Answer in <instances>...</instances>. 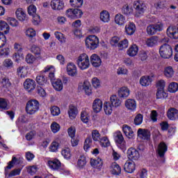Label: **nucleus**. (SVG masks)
<instances>
[{"instance_id": "obj_59", "label": "nucleus", "mask_w": 178, "mask_h": 178, "mask_svg": "<svg viewBox=\"0 0 178 178\" xmlns=\"http://www.w3.org/2000/svg\"><path fill=\"white\" fill-rule=\"evenodd\" d=\"M54 35L56 37V38L57 40H58V41H60V42H64L65 41V35H63V33L59 32V31H56L54 33Z\"/></svg>"}, {"instance_id": "obj_15", "label": "nucleus", "mask_w": 178, "mask_h": 178, "mask_svg": "<svg viewBox=\"0 0 178 178\" xmlns=\"http://www.w3.org/2000/svg\"><path fill=\"white\" fill-rule=\"evenodd\" d=\"M90 82L88 81H85L83 83H81L79 85V88L80 90H83L86 92V95H91L92 94V91L91 90Z\"/></svg>"}, {"instance_id": "obj_11", "label": "nucleus", "mask_w": 178, "mask_h": 178, "mask_svg": "<svg viewBox=\"0 0 178 178\" xmlns=\"http://www.w3.org/2000/svg\"><path fill=\"white\" fill-rule=\"evenodd\" d=\"M167 152L168 145H166V143H165L164 142H161L159 144L156 149V152L159 156H160V158H163L165 156V154H166Z\"/></svg>"}, {"instance_id": "obj_25", "label": "nucleus", "mask_w": 178, "mask_h": 178, "mask_svg": "<svg viewBox=\"0 0 178 178\" xmlns=\"http://www.w3.org/2000/svg\"><path fill=\"white\" fill-rule=\"evenodd\" d=\"M92 109L94 112L98 113V112H101L102 109V101L99 99H96L93 102Z\"/></svg>"}, {"instance_id": "obj_51", "label": "nucleus", "mask_w": 178, "mask_h": 178, "mask_svg": "<svg viewBox=\"0 0 178 178\" xmlns=\"http://www.w3.org/2000/svg\"><path fill=\"white\" fill-rule=\"evenodd\" d=\"M91 144H92V139L91 138L88 137L85 140L83 149L85 151H88L91 147Z\"/></svg>"}, {"instance_id": "obj_16", "label": "nucleus", "mask_w": 178, "mask_h": 178, "mask_svg": "<svg viewBox=\"0 0 178 178\" xmlns=\"http://www.w3.org/2000/svg\"><path fill=\"white\" fill-rule=\"evenodd\" d=\"M124 170H125L127 173H133V172L136 170V163L134 161L131 160L127 161L124 165Z\"/></svg>"}, {"instance_id": "obj_23", "label": "nucleus", "mask_w": 178, "mask_h": 178, "mask_svg": "<svg viewBox=\"0 0 178 178\" xmlns=\"http://www.w3.org/2000/svg\"><path fill=\"white\" fill-rule=\"evenodd\" d=\"M125 106L129 111H134L137 108V103L134 99H128L125 101Z\"/></svg>"}, {"instance_id": "obj_45", "label": "nucleus", "mask_w": 178, "mask_h": 178, "mask_svg": "<svg viewBox=\"0 0 178 178\" xmlns=\"http://www.w3.org/2000/svg\"><path fill=\"white\" fill-rule=\"evenodd\" d=\"M99 141L101 147H104V148H106V147H109V145H111V142L106 136L102 137Z\"/></svg>"}, {"instance_id": "obj_31", "label": "nucleus", "mask_w": 178, "mask_h": 178, "mask_svg": "<svg viewBox=\"0 0 178 178\" xmlns=\"http://www.w3.org/2000/svg\"><path fill=\"white\" fill-rule=\"evenodd\" d=\"M15 15L18 20L20 22H24V20H27V15H26V13H24L22 8H18L15 12Z\"/></svg>"}, {"instance_id": "obj_39", "label": "nucleus", "mask_w": 178, "mask_h": 178, "mask_svg": "<svg viewBox=\"0 0 178 178\" xmlns=\"http://www.w3.org/2000/svg\"><path fill=\"white\" fill-rule=\"evenodd\" d=\"M52 86L56 91H62L63 90V83H62V80L60 79H57L53 82Z\"/></svg>"}, {"instance_id": "obj_28", "label": "nucleus", "mask_w": 178, "mask_h": 178, "mask_svg": "<svg viewBox=\"0 0 178 178\" xmlns=\"http://www.w3.org/2000/svg\"><path fill=\"white\" fill-rule=\"evenodd\" d=\"M152 83V79L149 76H143L140 79V84L143 87H148Z\"/></svg>"}, {"instance_id": "obj_55", "label": "nucleus", "mask_w": 178, "mask_h": 178, "mask_svg": "<svg viewBox=\"0 0 178 178\" xmlns=\"http://www.w3.org/2000/svg\"><path fill=\"white\" fill-rule=\"evenodd\" d=\"M51 113L53 116H58V115H60V108L56 106H54L51 108Z\"/></svg>"}, {"instance_id": "obj_64", "label": "nucleus", "mask_w": 178, "mask_h": 178, "mask_svg": "<svg viewBox=\"0 0 178 178\" xmlns=\"http://www.w3.org/2000/svg\"><path fill=\"white\" fill-rule=\"evenodd\" d=\"M165 82L163 80H159L156 83L157 90H165Z\"/></svg>"}, {"instance_id": "obj_10", "label": "nucleus", "mask_w": 178, "mask_h": 178, "mask_svg": "<svg viewBox=\"0 0 178 178\" xmlns=\"http://www.w3.org/2000/svg\"><path fill=\"white\" fill-rule=\"evenodd\" d=\"M115 140L117 144H118L119 147H121V148H126V141H124V138H123L122 132L117 131L115 134Z\"/></svg>"}, {"instance_id": "obj_58", "label": "nucleus", "mask_w": 178, "mask_h": 178, "mask_svg": "<svg viewBox=\"0 0 178 178\" xmlns=\"http://www.w3.org/2000/svg\"><path fill=\"white\" fill-rule=\"evenodd\" d=\"M36 134L35 131H31L26 134L25 138L27 141H31V140L35 137Z\"/></svg>"}, {"instance_id": "obj_27", "label": "nucleus", "mask_w": 178, "mask_h": 178, "mask_svg": "<svg viewBox=\"0 0 178 178\" xmlns=\"http://www.w3.org/2000/svg\"><path fill=\"white\" fill-rule=\"evenodd\" d=\"M138 54V46L136 44H133L127 51V54L129 56H136Z\"/></svg>"}, {"instance_id": "obj_53", "label": "nucleus", "mask_w": 178, "mask_h": 178, "mask_svg": "<svg viewBox=\"0 0 178 178\" xmlns=\"http://www.w3.org/2000/svg\"><path fill=\"white\" fill-rule=\"evenodd\" d=\"M61 154L65 159H70V157L72 156V154L70 153V148H65L61 151Z\"/></svg>"}, {"instance_id": "obj_36", "label": "nucleus", "mask_w": 178, "mask_h": 178, "mask_svg": "<svg viewBox=\"0 0 178 178\" xmlns=\"http://www.w3.org/2000/svg\"><path fill=\"white\" fill-rule=\"evenodd\" d=\"M100 20L104 23H108L111 20L109 13L106 10H103L100 13Z\"/></svg>"}, {"instance_id": "obj_34", "label": "nucleus", "mask_w": 178, "mask_h": 178, "mask_svg": "<svg viewBox=\"0 0 178 178\" xmlns=\"http://www.w3.org/2000/svg\"><path fill=\"white\" fill-rule=\"evenodd\" d=\"M17 72L21 79H26L29 74V71H27V68L25 67H19L17 69Z\"/></svg>"}, {"instance_id": "obj_56", "label": "nucleus", "mask_w": 178, "mask_h": 178, "mask_svg": "<svg viewBox=\"0 0 178 178\" xmlns=\"http://www.w3.org/2000/svg\"><path fill=\"white\" fill-rule=\"evenodd\" d=\"M51 130L54 134L58 133V131L60 130V125H59V124L54 122L51 124Z\"/></svg>"}, {"instance_id": "obj_52", "label": "nucleus", "mask_w": 178, "mask_h": 178, "mask_svg": "<svg viewBox=\"0 0 178 178\" xmlns=\"http://www.w3.org/2000/svg\"><path fill=\"white\" fill-rule=\"evenodd\" d=\"M81 120L83 123H88V121L90 120V116H88V113L86 111H82L81 113Z\"/></svg>"}, {"instance_id": "obj_4", "label": "nucleus", "mask_w": 178, "mask_h": 178, "mask_svg": "<svg viewBox=\"0 0 178 178\" xmlns=\"http://www.w3.org/2000/svg\"><path fill=\"white\" fill-rule=\"evenodd\" d=\"M159 54L161 58L169 59L170 58H172V55H173V50L170 45L165 43L160 47Z\"/></svg>"}, {"instance_id": "obj_49", "label": "nucleus", "mask_w": 178, "mask_h": 178, "mask_svg": "<svg viewBox=\"0 0 178 178\" xmlns=\"http://www.w3.org/2000/svg\"><path fill=\"white\" fill-rule=\"evenodd\" d=\"M58 148H59V143L56 140H54L49 146V151L50 152H56Z\"/></svg>"}, {"instance_id": "obj_14", "label": "nucleus", "mask_w": 178, "mask_h": 178, "mask_svg": "<svg viewBox=\"0 0 178 178\" xmlns=\"http://www.w3.org/2000/svg\"><path fill=\"white\" fill-rule=\"evenodd\" d=\"M50 6H51V9H53V10H62L65 6V4L63 3V1L60 0H52L50 3Z\"/></svg>"}, {"instance_id": "obj_3", "label": "nucleus", "mask_w": 178, "mask_h": 178, "mask_svg": "<svg viewBox=\"0 0 178 178\" xmlns=\"http://www.w3.org/2000/svg\"><path fill=\"white\" fill-rule=\"evenodd\" d=\"M76 65L81 70H86L90 67V58L86 54H81L76 59Z\"/></svg>"}, {"instance_id": "obj_40", "label": "nucleus", "mask_w": 178, "mask_h": 178, "mask_svg": "<svg viewBox=\"0 0 178 178\" xmlns=\"http://www.w3.org/2000/svg\"><path fill=\"white\" fill-rule=\"evenodd\" d=\"M175 75V70L172 67H167L164 69V76L167 77V79H172Z\"/></svg>"}, {"instance_id": "obj_63", "label": "nucleus", "mask_w": 178, "mask_h": 178, "mask_svg": "<svg viewBox=\"0 0 178 178\" xmlns=\"http://www.w3.org/2000/svg\"><path fill=\"white\" fill-rule=\"evenodd\" d=\"M74 10V19H80L83 16V11L81 10L76 8Z\"/></svg>"}, {"instance_id": "obj_47", "label": "nucleus", "mask_w": 178, "mask_h": 178, "mask_svg": "<svg viewBox=\"0 0 178 178\" xmlns=\"http://www.w3.org/2000/svg\"><path fill=\"white\" fill-rule=\"evenodd\" d=\"M118 47L119 49H126V48L129 47V40L127 39H124L123 40H121L118 44Z\"/></svg>"}, {"instance_id": "obj_2", "label": "nucleus", "mask_w": 178, "mask_h": 178, "mask_svg": "<svg viewBox=\"0 0 178 178\" xmlns=\"http://www.w3.org/2000/svg\"><path fill=\"white\" fill-rule=\"evenodd\" d=\"M25 109L28 115H35L40 111V102L37 99H31L27 102Z\"/></svg>"}, {"instance_id": "obj_60", "label": "nucleus", "mask_w": 178, "mask_h": 178, "mask_svg": "<svg viewBox=\"0 0 178 178\" xmlns=\"http://www.w3.org/2000/svg\"><path fill=\"white\" fill-rule=\"evenodd\" d=\"M37 12V8L34 5H31L28 7V13L30 16H34L36 15L35 13Z\"/></svg>"}, {"instance_id": "obj_7", "label": "nucleus", "mask_w": 178, "mask_h": 178, "mask_svg": "<svg viewBox=\"0 0 178 178\" xmlns=\"http://www.w3.org/2000/svg\"><path fill=\"white\" fill-rule=\"evenodd\" d=\"M133 6L139 15H143V13L147 10V6H145V3L143 1H135L133 3Z\"/></svg>"}, {"instance_id": "obj_1", "label": "nucleus", "mask_w": 178, "mask_h": 178, "mask_svg": "<svg viewBox=\"0 0 178 178\" xmlns=\"http://www.w3.org/2000/svg\"><path fill=\"white\" fill-rule=\"evenodd\" d=\"M16 162H17V159L16 156H13L12 161H9L8 165L5 168L4 173L6 176H8V177H14L15 176L20 175V173L22 172L21 168L14 169L9 172V170L15 167V163H16Z\"/></svg>"}, {"instance_id": "obj_35", "label": "nucleus", "mask_w": 178, "mask_h": 178, "mask_svg": "<svg viewBox=\"0 0 178 178\" xmlns=\"http://www.w3.org/2000/svg\"><path fill=\"white\" fill-rule=\"evenodd\" d=\"M90 165L93 166V168H97V169H100L102 168L103 162L102 159L97 158V159H91Z\"/></svg>"}, {"instance_id": "obj_62", "label": "nucleus", "mask_w": 178, "mask_h": 178, "mask_svg": "<svg viewBox=\"0 0 178 178\" xmlns=\"http://www.w3.org/2000/svg\"><path fill=\"white\" fill-rule=\"evenodd\" d=\"M134 123L136 126H138L143 123V115L138 114L134 118Z\"/></svg>"}, {"instance_id": "obj_48", "label": "nucleus", "mask_w": 178, "mask_h": 178, "mask_svg": "<svg viewBox=\"0 0 178 178\" xmlns=\"http://www.w3.org/2000/svg\"><path fill=\"white\" fill-rule=\"evenodd\" d=\"M157 99H162L163 98H168V93L165 92L164 90H157L156 95Z\"/></svg>"}, {"instance_id": "obj_30", "label": "nucleus", "mask_w": 178, "mask_h": 178, "mask_svg": "<svg viewBox=\"0 0 178 178\" xmlns=\"http://www.w3.org/2000/svg\"><path fill=\"white\" fill-rule=\"evenodd\" d=\"M25 34L26 37H29V41H31V42H35V40L34 39V37L37 35V32H35V30L31 28L28 29L25 31Z\"/></svg>"}, {"instance_id": "obj_54", "label": "nucleus", "mask_w": 178, "mask_h": 178, "mask_svg": "<svg viewBox=\"0 0 178 178\" xmlns=\"http://www.w3.org/2000/svg\"><path fill=\"white\" fill-rule=\"evenodd\" d=\"M31 51L34 55H41V48L35 44L31 46Z\"/></svg>"}, {"instance_id": "obj_29", "label": "nucleus", "mask_w": 178, "mask_h": 178, "mask_svg": "<svg viewBox=\"0 0 178 178\" xmlns=\"http://www.w3.org/2000/svg\"><path fill=\"white\" fill-rule=\"evenodd\" d=\"M110 102L111 105L114 107V108H119V106H120L122 105V101L120 100V99H119V97H118L117 95H112L110 97Z\"/></svg>"}, {"instance_id": "obj_57", "label": "nucleus", "mask_w": 178, "mask_h": 178, "mask_svg": "<svg viewBox=\"0 0 178 178\" xmlns=\"http://www.w3.org/2000/svg\"><path fill=\"white\" fill-rule=\"evenodd\" d=\"M92 137L94 141H99L101 140V134L98 130H93L92 131Z\"/></svg>"}, {"instance_id": "obj_38", "label": "nucleus", "mask_w": 178, "mask_h": 178, "mask_svg": "<svg viewBox=\"0 0 178 178\" xmlns=\"http://www.w3.org/2000/svg\"><path fill=\"white\" fill-rule=\"evenodd\" d=\"M113 108L114 107L109 102H106L104 104V109L106 115H111L113 111Z\"/></svg>"}, {"instance_id": "obj_50", "label": "nucleus", "mask_w": 178, "mask_h": 178, "mask_svg": "<svg viewBox=\"0 0 178 178\" xmlns=\"http://www.w3.org/2000/svg\"><path fill=\"white\" fill-rule=\"evenodd\" d=\"M168 91L170 92H176L178 91V83L176 82H172L170 83L168 86Z\"/></svg>"}, {"instance_id": "obj_19", "label": "nucleus", "mask_w": 178, "mask_h": 178, "mask_svg": "<svg viewBox=\"0 0 178 178\" xmlns=\"http://www.w3.org/2000/svg\"><path fill=\"white\" fill-rule=\"evenodd\" d=\"M122 131L124 134H125L126 137L127 138H133L134 137V131H133V129H131V127H130L127 124H124L122 127Z\"/></svg>"}, {"instance_id": "obj_20", "label": "nucleus", "mask_w": 178, "mask_h": 178, "mask_svg": "<svg viewBox=\"0 0 178 178\" xmlns=\"http://www.w3.org/2000/svg\"><path fill=\"white\" fill-rule=\"evenodd\" d=\"M90 63L94 67H99V65L102 63V61L98 55L92 54L90 56Z\"/></svg>"}, {"instance_id": "obj_37", "label": "nucleus", "mask_w": 178, "mask_h": 178, "mask_svg": "<svg viewBox=\"0 0 178 178\" xmlns=\"http://www.w3.org/2000/svg\"><path fill=\"white\" fill-rule=\"evenodd\" d=\"M0 109L8 111V109H9V100L4 98H0Z\"/></svg>"}, {"instance_id": "obj_9", "label": "nucleus", "mask_w": 178, "mask_h": 178, "mask_svg": "<svg viewBox=\"0 0 178 178\" xmlns=\"http://www.w3.org/2000/svg\"><path fill=\"white\" fill-rule=\"evenodd\" d=\"M138 137L141 140H149L151 138V132L148 129H138L137 131Z\"/></svg>"}, {"instance_id": "obj_46", "label": "nucleus", "mask_w": 178, "mask_h": 178, "mask_svg": "<svg viewBox=\"0 0 178 178\" xmlns=\"http://www.w3.org/2000/svg\"><path fill=\"white\" fill-rule=\"evenodd\" d=\"M70 5L72 8H81L84 2L83 0H70Z\"/></svg>"}, {"instance_id": "obj_22", "label": "nucleus", "mask_w": 178, "mask_h": 178, "mask_svg": "<svg viewBox=\"0 0 178 178\" xmlns=\"http://www.w3.org/2000/svg\"><path fill=\"white\" fill-rule=\"evenodd\" d=\"M48 165L50 169H52L53 170H58V169H60V166H61L60 161H59V160L56 159L49 161Z\"/></svg>"}, {"instance_id": "obj_41", "label": "nucleus", "mask_w": 178, "mask_h": 178, "mask_svg": "<svg viewBox=\"0 0 178 178\" xmlns=\"http://www.w3.org/2000/svg\"><path fill=\"white\" fill-rule=\"evenodd\" d=\"M112 170L111 172L113 175H120L122 172V168H120V165L118 164L117 163H113L111 165Z\"/></svg>"}, {"instance_id": "obj_18", "label": "nucleus", "mask_w": 178, "mask_h": 178, "mask_svg": "<svg viewBox=\"0 0 178 178\" xmlns=\"http://www.w3.org/2000/svg\"><path fill=\"white\" fill-rule=\"evenodd\" d=\"M167 116L170 120H178V110L175 108H170L167 112Z\"/></svg>"}, {"instance_id": "obj_61", "label": "nucleus", "mask_w": 178, "mask_h": 178, "mask_svg": "<svg viewBox=\"0 0 178 178\" xmlns=\"http://www.w3.org/2000/svg\"><path fill=\"white\" fill-rule=\"evenodd\" d=\"M25 60L29 64L34 63V61L35 60V57L33 54H29L26 55Z\"/></svg>"}, {"instance_id": "obj_17", "label": "nucleus", "mask_w": 178, "mask_h": 178, "mask_svg": "<svg viewBox=\"0 0 178 178\" xmlns=\"http://www.w3.org/2000/svg\"><path fill=\"white\" fill-rule=\"evenodd\" d=\"M167 34L170 38L178 39V28L176 26H169L167 29Z\"/></svg>"}, {"instance_id": "obj_32", "label": "nucleus", "mask_w": 178, "mask_h": 178, "mask_svg": "<svg viewBox=\"0 0 178 178\" xmlns=\"http://www.w3.org/2000/svg\"><path fill=\"white\" fill-rule=\"evenodd\" d=\"M115 22L118 26H123L126 23V17L122 14H117L115 16Z\"/></svg>"}, {"instance_id": "obj_33", "label": "nucleus", "mask_w": 178, "mask_h": 178, "mask_svg": "<svg viewBox=\"0 0 178 178\" xmlns=\"http://www.w3.org/2000/svg\"><path fill=\"white\" fill-rule=\"evenodd\" d=\"M158 36H152L146 40V44L147 47H155L158 44Z\"/></svg>"}, {"instance_id": "obj_12", "label": "nucleus", "mask_w": 178, "mask_h": 178, "mask_svg": "<svg viewBox=\"0 0 178 178\" xmlns=\"http://www.w3.org/2000/svg\"><path fill=\"white\" fill-rule=\"evenodd\" d=\"M67 73L68 76L71 77H74L77 76V67L73 63H69L67 65Z\"/></svg>"}, {"instance_id": "obj_24", "label": "nucleus", "mask_w": 178, "mask_h": 178, "mask_svg": "<svg viewBox=\"0 0 178 178\" xmlns=\"http://www.w3.org/2000/svg\"><path fill=\"white\" fill-rule=\"evenodd\" d=\"M77 113H79L77 111V107L74 106V105H70L69 110H68V115L70 119L73 120V119H76V117L77 116Z\"/></svg>"}, {"instance_id": "obj_42", "label": "nucleus", "mask_w": 178, "mask_h": 178, "mask_svg": "<svg viewBox=\"0 0 178 178\" xmlns=\"http://www.w3.org/2000/svg\"><path fill=\"white\" fill-rule=\"evenodd\" d=\"M9 25L5 21H0V31H3L4 34L9 33Z\"/></svg>"}, {"instance_id": "obj_21", "label": "nucleus", "mask_w": 178, "mask_h": 178, "mask_svg": "<svg viewBox=\"0 0 178 178\" xmlns=\"http://www.w3.org/2000/svg\"><path fill=\"white\" fill-rule=\"evenodd\" d=\"M118 95L120 98H127L130 95V90L127 87H122L118 90Z\"/></svg>"}, {"instance_id": "obj_8", "label": "nucleus", "mask_w": 178, "mask_h": 178, "mask_svg": "<svg viewBox=\"0 0 178 178\" xmlns=\"http://www.w3.org/2000/svg\"><path fill=\"white\" fill-rule=\"evenodd\" d=\"M127 156L130 161H138L140 159V153L137 149L134 147H130L127 152Z\"/></svg>"}, {"instance_id": "obj_44", "label": "nucleus", "mask_w": 178, "mask_h": 178, "mask_svg": "<svg viewBox=\"0 0 178 178\" xmlns=\"http://www.w3.org/2000/svg\"><path fill=\"white\" fill-rule=\"evenodd\" d=\"M35 80L39 86H44V84H47V81H48L47 77L44 75L37 76Z\"/></svg>"}, {"instance_id": "obj_6", "label": "nucleus", "mask_w": 178, "mask_h": 178, "mask_svg": "<svg viewBox=\"0 0 178 178\" xmlns=\"http://www.w3.org/2000/svg\"><path fill=\"white\" fill-rule=\"evenodd\" d=\"M146 30L148 35H154L156 34L158 31H162V30H163V24H162V22H158L154 24H150L147 26Z\"/></svg>"}, {"instance_id": "obj_26", "label": "nucleus", "mask_w": 178, "mask_h": 178, "mask_svg": "<svg viewBox=\"0 0 178 178\" xmlns=\"http://www.w3.org/2000/svg\"><path fill=\"white\" fill-rule=\"evenodd\" d=\"M125 33L128 35H133L134 33H136V24L133 22H130L129 24L125 26Z\"/></svg>"}, {"instance_id": "obj_43", "label": "nucleus", "mask_w": 178, "mask_h": 178, "mask_svg": "<svg viewBox=\"0 0 178 178\" xmlns=\"http://www.w3.org/2000/svg\"><path fill=\"white\" fill-rule=\"evenodd\" d=\"M87 165V159L84 156H81L77 162V166L79 169H83Z\"/></svg>"}, {"instance_id": "obj_13", "label": "nucleus", "mask_w": 178, "mask_h": 178, "mask_svg": "<svg viewBox=\"0 0 178 178\" xmlns=\"http://www.w3.org/2000/svg\"><path fill=\"white\" fill-rule=\"evenodd\" d=\"M24 87L25 90H27L29 92L33 91L35 89V81L31 79H27L24 82Z\"/></svg>"}, {"instance_id": "obj_5", "label": "nucleus", "mask_w": 178, "mask_h": 178, "mask_svg": "<svg viewBox=\"0 0 178 178\" xmlns=\"http://www.w3.org/2000/svg\"><path fill=\"white\" fill-rule=\"evenodd\" d=\"M99 44V40L98 37L91 35L86 38V45L89 49H96Z\"/></svg>"}]
</instances>
